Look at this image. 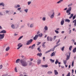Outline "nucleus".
<instances>
[{
	"label": "nucleus",
	"mask_w": 76,
	"mask_h": 76,
	"mask_svg": "<svg viewBox=\"0 0 76 76\" xmlns=\"http://www.w3.org/2000/svg\"><path fill=\"white\" fill-rule=\"evenodd\" d=\"M50 60L51 62L52 63H54V60H53L52 59H50Z\"/></svg>",
	"instance_id": "24"
},
{
	"label": "nucleus",
	"mask_w": 76,
	"mask_h": 76,
	"mask_svg": "<svg viewBox=\"0 0 76 76\" xmlns=\"http://www.w3.org/2000/svg\"><path fill=\"white\" fill-rule=\"evenodd\" d=\"M72 65V67H73L74 65V61H73Z\"/></svg>",
	"instance_id": "42"
},
{
	"label": "nucleus",
	"mask_w": 76,
	"mask_h": 76,
	"mask_svg": "<svg viewBox=\"0 0 76 76\" xmlns=\"http://www.w3.org/2000/svg\"><path fill=\"white\" fill-rule=\"evenodd\" d=\"M70 11H69V10H67L66 13H69L68 14V15H70L71 14V13H70Z\"/></svg>",
	"instance_id": "12"
},
{
	"label": "nucleus",
	"mask_w": 76,
	"mask_h": 76,
	"mask_svg": "<svg viewBox=\"0 0 76 76\" xmlns=\"http://www.w3.org/2000/svg\"><path fill=\"white\" fill-rule=\"evenodd\" d=\"M10 50V47L8 46L7 48L5 49L6 51H8L9 50Z\"/></svg>",
	"instance_id": "9"
},
{
	"label": "nucleus",
	"mask_w": 76,
	"mask_h": 76,
	"mask_svg": "<svg viewBox=\"0 0 76 76\" xmlns=\"http://www.w3.org/2000/svg\"><path fill=\"white\" fill-rule=\"evenodd\" d=\"M19 60H20V59H17L16 61V63H18L19 61Z\"/></svg>",
	"instance_id": "26"
},
{
	"label": "nucleus",
	"mask_w": 76,
	"mask_h": 76,
	"mask_svg": "<svg viewBox=\"0 0 76 76\" xmlns=\"http://www.w3.org/2000/svg\"><path fill=\"white\" fill-rule=\"evenodd\" d=\"M60 39H59L58 41L57 42L56 44H58L59 42H60Z\"/></svg>",
	"instance_id": "53"
},
{
	"label": "nucleus",
	"mask_w": 76,
	"mask_h": 76,
	"mask_svg": "<svg viewBox=\"0 0 76 76\" xmlns=\"http://www.w3.org/2000/svg\"><path fill=\"white\" fill-rule=\"evenodd\" d=\"M53 51V50L52 49H51L50 50H48L46 52H45V54H47V53H49V52H50V51Z\"/></svg>",
	"instance_id": "16"
},
{
	"label": "nucleus",
	"mask_w": 76,
	"mask_h": 76,
	"mask_svg": "<svg viewBox=\"0 0 76 76\" xmlns=\"http://www.w3.org/2000/svg\"><path fill=\"white\" fill-rule=\"evenodd\" d=\"M27 42L26 43V45H29L31 44V43L28 41H27Z\"/></svg>",
	"instance_id": "25"
},
{
	"label": "nucleus",
	"mask_w": 76,
	"mask_h": 76,
	"mask_svg": "<svg viewBox=\"0 0 76 76\" xmlns=\"http://www.w3.org/2000/svg\"><path fill=\"white\" fill-rule=\"evenodd\" d=\"M44 29L45 31H47V30H48V27H47V26H45L44 28Z\"/></svg>",
	"instance_id": "23"
},
{
	"label": "nucleus",
	"mask_w": 76,
	"mask_h": 76,
	"mask_svg": "<svg viewBox=\"0 0 76 76\" xmlns=\"http://www.w3.org/2000/svg\"><path fill=\"white\" fill-rule=\"evenodd\" d=\"M41 42H38V44H37V45H39V44H41Z\"/></svg>",
	"instance_id": "56"
},
{
	"label": "nucleus",
	"mask_w": 76,
	"mask_h": 76,
	"mask_svg": "<svg viewBox=\"0 0 76 76\" xmlns=\"http://www.w3.org/2000/svg\"><path fill=\"white\" fill-rule=\"evenodd\" d=\"M64 46L62 47L61 50L62 51H64Z\"/></svg>",
	"instance_id": "55"
},
{
	"label": "nucleus",
	"mask_w": 76,
	"mask_h": 76,
	"mask_svg": "<svg viewBox=\"0 0 76 76\" xmlns=\"http://www.w3.org/2000/svg\"><path fill=\"white\" fill-rule=\"evenodd\" d=\"M38 35H36L34 37L33 39L34 40H37V39H38Z\"/></svg>",
	"instance_id": "4"
},
{
	"label": "nucleus",
	"mask_w": 76,
	"mask_h": 76,
	"mask_svg": "<svg viewBox=\"0 0 76 76\" xmlns=\"http://www.w3.org/2000/svg\"><path fill=\"white\" fill-rule=\"evenodd\" d=\"M23 45H20V46L18 47L17 48V50H19L20 48L22 47Z\"/></svg>",
	"instance_id": "32"
},
{
	"label": "nucleus",
	"mask_w": 76,
	"mask_h": 76,
	"mask_svg": "<svg viewBox=\"0 0 76 76\" xmlns=\"http://www.w3.org/2000/svg\"><path fill=\"white\" fill-rule=\"evenodd\" d=\"M64 20H62V21H61V25H63V24H64Z\"/></svg>",
	"instance_id": "20"
},
{
	"label": "nucleus",
	"mask_w": 76,
	"mask_h": 76,
	"mask_svg": "<svg viewBox=\"0 0 76 76\" xmlns=\"http://www.w3.org/2000/svg\"><path fill=\"white\" fill-rule=\"evenodd\" d=\"M31 4V1H29L28 2V5H29Z\"/></svg>",
	"instance_id": "43"
},
{
	"label": "nucleus",
	"mask_w": 76,
	"mask_h": 76,
	"mask_svg": "<svg viewBox=\"0 0 76 76\" xmlns=\"http://www.w3.org/2000/svg\"><path fill=\"white\" fill-rule=\"evenodd\" d=\"M4 34H0V41H1L2 39H3L4 38Z\"/></svg>",
	"instance_id": "2"
},
{
	"label": "nucleus",
	"mask_w": 76,
	"mask_h": 76,
	"mask_svg": "<svg viewBox=\"0 0 76 76\" xmlns=\"http://www.w3.org/2000/svg\"><path fill=\"white\" fill-rule=\"evenodd\" d=\"M2 68H3V66L2 65H0V70H1Z\"/></svg>",
	"instance_id": "47"
},
{
	"label": "nucleus",
	"mask_w": 76,
	"mask_h": 76,
	"mask_svg": "<svg viewBox=\"0 0 76 76\" xmlns=\"http://www.w3.org/2000/svg\"><path fill=\"white\" fill-rule=\"evenodd\" d=\"M41 60H37V64H39L40 63H41Z\"/></svg>",
	"instance_id": "14"
},
{
	"label": "nucleus",
	"mask_w": 76,
	"mask_h": 76,
	"mask_svg": "<svg viewBox=\"0 0 76 76\" xmlns=\"http://www.w3.org/2000/svg\"><path fill=\"white\" fill-rule=\"evenodd\" d=\"M60 3H61V2L60 1H58V2H57V3L58 4Z\"/></svg>",
	"instance_id": "60"
},
{
	"label": "nucleus",
	"mask_w": 76,
	"mask_h": 76,
	"mask_svg": "<svg viewBox=\"0 0 76 76\" xmlns=\"http://www.w3.org/2000/svg\"><path fill=\"white\" fill-rule=\"evenodd\" d=\"M48 66L47 65H41V67H45V68H47V67H48Z\"/></svg>",
	"instance_id": "6"
},
{
	"label": "nucleus",
	"mask_w": 76,
	"mask_h": 76,
	"mask_svg": "<svg viewBox=\"0 0 76 76\" xmlns=\"http://www.w3.org/2000/svg\"><path fill=\"white\" fill-rule=\"evenodd\" d=\"M15 72H18V70H17V68H16V67L15 68Z\"/></svg>",
	"instance_id": "46"
},
{
	"label": "nucleus",
	"mask_w": 76,
	"mask_h": 76,
	"mask_svg": "<svg viewBox=\"0 0 76 76\" xmlns=\"http://www.w3.org/2000/svg\"><path fill=\"white\" fill-rule=\"evenodd\" d=\"M32 64V62H30L29 64H28V66H31Z\"/></svg>",
	"instance_id": "54"
},
{
	"label": "nucleus",
	"mask_w": 76,
	"mask_h": 76,
	"mask_svg": "<svg viewBox=\"0 0 76 76\" xmlns=\"http://www.w3.org/2000/svg\"><path fill=\"white\" fill-rule=\"evenodd\" d=\"M20 7V5H17V6L15 7L17 8V7Z\"/></svg>",
	"instance_id": "57"
},
{
	"label": "nucleus",
	"mask_w": 76,
	"mask_h": 76,
	"mask_svg": "<svg viewBox=\"0 0 76 76\" xmlns=\"http://www.w3.org/2000/svg\"><path fill=\"white\" fill-rule=\"evenodd\" d=\"M28 9H26L24 10V12H25L26 13H27L28 12Z\"/></svg>",
	"instance_id": "38"
},
{
	"label": "nucleus",
	"mask_w": 76,
	"mask_h": 76,
	"mask_svg": "<svg viewBox=\"0 0 76 76\" xmlns=\"http://www.w3.org/2000/svg\"><path fill=\"white\" fill-rule=\"evenodd\" d=\"M54 72L55 75H57L58 74V73L57 71L56 70H55Z\"/></svg>",
	"instance_id": "8"
},
{
	"label": "nucleus",
	"mask_w": 76,
	"mask_h": 76,
	"mask_svg": "<svg viewBox=\"0 0 76 76\" xmlns=\"http://www.w3.org/2000/svg\"><path fill=\"white\" fill-rule=\"evenodd\" d=\"M68 10H69V11H70V12H71V10H72V7H70L68 9Z\"/></svg>",
	"instance_id": "33"
},
{
	"label": "nucleus",
	"mask_w": 76,
	"mask_h": 76,
	"mask_svg": "<svg viewBox=\"0 0 76 76\" xmlns=\"http://www.w3.org/2000/svg\"><path fill=\"white\" fill-rule=\"evenodd\" d=\"M5 12L6 13H7L9 12V11H7V10H6L5 11Z\"/></svg>",
	"instance_id": "61"
},
{
	"label": "nucleus",
	"mask_w": 76,
	"mask_h": 76,
	"mask_svg": "<svg viewBox=\"0 0 76 76\" xmlns=\"http://www.w3.org/2000/svg\"><path fill=\"white\" fill-rule=\"evenodd\" d=\"M55 32L57 34H58L59 33V32L57 30H55Z\"/></svg>",
	"instance_id": "40"
},
{
	"label": "nucleus",
	"mask_w": 76,
	"mask_h": 76,
	"mask_svg": "<svg viewBox=\"0 0 76 76\" xmlns=\"http://www.w3.org/2000/svg\"><path fill=\"white\" fill-rule=\"evenodd\" d=\"M52 73V72L51 71H49L48 72V74H49V75H50V74H51Z\"/></svg>",
	"instance_id": "37"
},
{
	"label": "nucleus",
	"mask_w": 76,
	"mask_h": 76,
	"mask_svg": "<svg viewBox=\"0 0 76 76\" xmlns=\"http://www.w3.org/2000/svg\"><path fill=\"white\" fill-rule=\"evenodd\" d=\"M64 63V64L66 65V63H67V61L66 60H64L63 61Z\"/></svg>",
	"instance_id": "31"
},
{
	"label": "nucleus",
	"mask_w": 76,
	"mask_h": 76,
	"mask_svg": "<svg viewBox=\"0 0 76 76\" xmlns=\"http://www.w3.org/2000/svg\"><path fill=\"white\" fill-rule=\"evenodd\" d=\"M0 6H2L4 7V3L2 2L0 3Z\"/></svg>",
	"instance_id": "22"
},
{
	"label": "nucleus",
	"mask_w": 76,
	"mask_h": 76,
	"mask_svg": "<svg viewBox=\"0 0 76 76\" xmlns=\"http://www.w3.org/2000/svg\"><path fill=\"white\" fill-rule=\"evenodd\" d=\"M73 16V14H71L70 15V16L69 17V19H71V18H72Z\"/></svg>",
	"instance_id": "29"
},
{
	"label": "nucleus",
	"mask_w": 76,
	"mask_h": 76,
	"mask_svg": "<svg viewBox=\"0 0 76 76\" xmlns=\"http://www.w3.org/2000/svg\"><path fill=\"white\" fill-rule=\"evenodd\" d=\"M71 30H69V34H71Z\"/></svg>",
	"instance_id": "62"
},
{
	"label": "nucleus",
	"mask_w": 76,
	"mask_h": 76,
	"mask_svg": "<svg viewBox=\"0 0 76 76\" xmlns=\"http://www.w3.org/2000/svg\"><path fill=\"white\" fill-rule=\"evenodd\" d=\"M73 23H75L74 25H75L74 26H76V20H74L73 22Z\"/></svg>",
	"instance_id": "10"
},
{
	"label": "nucleus",
	"mask_w": 76,
	"mask_h": 76,
	"mask_svg": "<svg viewBox=\"0 0 76 76\" xmlns=\"http://www.w3.org/2000/svg\"><path fill=\"white\" fill-rule=\"evenodd\" d=\"M72 5H73V4H69L68 5V7H70L71 6H72Z\"/></svg>",
	"instance_id": "44"
},
{
	"label": "nucleus",
	"mask_w": 76,
	"mask_h": 76,
	"mask_svg": "<svg viewBox=\"0 0 76 76\" xmlns=\"http://www.w3.org/2000/svg\"><path fill=\"white\" fill-rule=\"evenodd\" d=\"M37 56H39V57H41V56H42V54L41 53H39L37 54Z\"/></svg>",
	"instance_id": "11"
},
{
	"label": "nucleus",
	"mask_w": 76,
	"mask_h": 76,
	"mask_svg": "<svg viewBox=\"0 0 76 76\" xmlns=\"http://www.w3.org/2000/svg\"><path fill=\"white\" fill-rule=\"evenodd\" d=\"M56 37H57V36H54V37H53V39H54V40H56Z\"/></svg>",
	"instance_id": "49"
},
{
	"label": "nucleus",
	"mask_w": 76,
	"mask_h": 76,
	"mask_svg": "<svg viewBox=\"0 0 76 76\" xmlns=\"http://www.w3.org/2000/svg\"><path fill=\"white\" fill-rule=\"evenodd\" d=\"M22 38H23V36L20 37L18 38V40H20V39H22Z\"/></svg>",
	"instance_id": "39"
},
{
	"label": "nucleus",
	"mask_w": 76,
	"mask_h": 76,
	"mask_svg": "<svg viewBox=\"0 0 76 76\" xmlns=\"http://www.w3.org/2000/svg\"><path fill=\"white\" fill-rule=\"evenodd\" d=\"M42 20L43 21H45V18L43 17L42 19Z\"/></svg>",
	"instance_id": "48"
},
{
	"label": "nucleus",
	"mask_w": 76,
	"mask_h": 76,
	"mask_svg": "<svg viewBox=\"0 0 76 76\" xmlns=\"http://www.w3.org/2000/svg\"><path fill=\"white\" fill-rule=\"evenodd\" d=\"M72 52L74 53H75V52H76V47L74 48V49L72 50Z\"/></svg>",
	"instance_id": "17"
},
{
	"label": "nucleus",
	"mask_w": 76,
	"mask_h": 76,
	"mask_svg": "<svg viewBox=\"0 0 76 76\" xmlns=\"http://www.w3.org/2000/svg\"><path fill=\"white\" fill-rule=\"evenodd\" d=\"M65 22H68V23H69V22H70V20L68 19H66L65 20Z\"/></svg>",
	"instance_id": "30"
},
{
	"label": "nucleus",
	"mask_w": 76,
	"mask_h": 76,
	"mask_svg": "<svg viewBox=\"0 0 76 76\" xmlns=\"http://www.w3.org/2000/svg\"><path fill=\"white\" fill-rule=\"evenodd\" d=\"M72 46H71L69 48V51H71L72 50Z\"/></svg>",
	"instance_id": "27"
},
{
	"label": "nucleus",
	"mask_w": 76,
	"mask_h": 76,
	"mask_svg": "<svg viewBox=\"0 0 76 76\" xmlns=\"http://www.w3.org/2000/svg\"><path fill=\"white\" fill-rule=\"evenodd\" d=\"M21 43H19L18 44V47H20V45H21Z\"/></svg>",
	"instance_id": "50"
},
{
	"label": "nucleus",
	"mask_w": 76,
	"mask_h": 76,
	"mask_svg": "<svg viewBox=\"0 0 76 76\" xmlns=\"http://www.w3.org/2000/svg\"><path fill=\"white\" fill-rule=\"evenodd\" d=\"M35 44H34L32 46V47L31 48V49H34V48L35 47Z\"/></svg>",
	"instance_id": "21"
},
{
	"label": "nucleus",
	"mask_w": 76,
	"mask_h": 76,
	"mask_svg": "<svg viewBox=\"0 0 76 76\" xmlns=\"http://www.w3.org/2000/svg\"><path fill=\"white\" fill-rule=\"evenodd\" d=\"M42 34L40 33L38 35V37H42Z\"/></svg>",
	"instance_id": "18"
},
{
	"label": "nucleus",
	"mask_w": 76,
	"mask_h": 76,
	"mask_svg": "<svg viewBox=\"0 0 76 76\" xmlns=\"http://www.w3.org/2000/svg\"><path fill=\"white\" fill-rule=\"evenodd\" d=\"M46 43V42H44L42 43V46L43 47V48H45V44Z\"/></svg>",
	"instance_id": "7"
},
{
	"label": "nucleus",
	"mask_w": 76,
	"mask_h": 76,
	"mask_svg": "<svg viewBox=\"0 0 76 76\" xmlns=\"http://www.w3.org/2000/svg\"><path fill=\"white\" fill-rule=\"evenodd\" d=\"M53 18H54V15H52L50 16V18H51V19H53Z\"/></svg>",
	"instance_id": "52"
},
{
	"label": "nucleus",
	"mask_w": 76,
	"mask_h": 76,
	"mask_svg": "<svg viewBox=\"0 0 76 76\" xmlns=\"http://www.w3.org/2000/svg\"><path fill=\"white\" fill-rule=\"evenodd\" d=\"M21 9V8H19L18 9V10H20Z\"/></svg>",
	"instance_id": "59"
},
{
	"label": "nucleus",
	"mask_w": 76,
	"mask_h": 76,
	"mask_svg": "<svg viewBox=\"0 0 76 76\" xmlns=\"http://www.w3.org/2000/svg\"><path fill=\"white\" fill-rule=\"evenodd\" d=\"M58 63V60H56V61L55 62V64H57V63Z\"/></svg>",
	"instance_id": "36"
},
{
	"label": "nucleus",
	"mask_w": 76,
	"mask_h": 76,
	"mask_svg": "<svg viewBox=\"0 0 76 76\" xmlns=\"http://www.w3.org/2000/svg\"><path fill=\"white\" fill-rule=\"evenodd\" d=\"M40 32L39 31H38L37 33V35H38V34H39Z\"/></svg>",
	"instance_id": "63"
},
{
	"label": "nucleus",
	"mask_w": 76,
	"mask_h": 76,
	"mask_svg": "<svg viewBox=\"0 0 76 76\" xmlns=\"http://www.w3.org/2000/svg\"><path fill=\"white\" fill-rule=\"evenodd\" d=\"M1 33H4V34H5L6 33V31L5 30H3L0 32V34H1Z\"/></svg>",
	"instance_id": "13"
},
{
	"label": "nucleus",
	"mask_w": 76,
	"mask_h": 76,
	"mask_svg": "<svg viewBox=\"0 0 76 76\" xmlns=\"http://www.w3.org/2000/svg\"><path fill=\"white\" fill-rule=\"evenodd\" d=\"M22 66L23 67L27 66H28V63L26 62V61H24L23 59H21L20 61Z\"/></svg>",
	"instance_id": "1"
},
{
	"label": "nucleus",
	"mask_w": 76,
	"mask_h": 76,
	"mask_svg": "<svg viewBox=\"0 0 76 76\" xmlns=\"http://www.w3.org/2000/svg\"><path fill=\"white\" fill-rule=\"evenodd\" d=\"M67 9V8H65L64 9V10H66Z\"/></svg>",
	"instance_id": "64"
},
{
	"label": "nucleus",
	"mask_w": 76,
	"mask_h": 76,
	"mask_svg": "<svg viewBox=\"0 0 76 76\" xmlns=\"http://www.w3.org/2000/svg\"><path fill=\"white\" fill-rule=\"evenodd\" d=\"M32 41H33V40L32 39H31L30 40H28L29 42L31 43V42H32Z\"/></svg>",
	"instance_id": "45"
},
{
	"label": "nucleus",
	"mask_w": 76,
	"mask_h": 76,
	"mask_svg": "<svg viewBox=\"0 0 76 76\" xmlns=\"http://www.w3.org/2000/svg\"><path fill=\"white\" fill-rule=\"evenodd\" d=\"M55 55V52H53L52 53V54L50 55L51 57H53V56H54Z\"/></svg>",
	"instance_id": "15"
},
{
	"label": "nucleus",
	"mask_w": 76,
	"mask_h": 76,
	"mask_svg": "<svg viewBox=\"0 0 76 76\" xmlns=\"http://www.w3.org/2000/svg\"><path fill=\"white\" fill-rule=\"evenodd\" d=\"M47 39L48 41H53V38L51 37H50L49 36H48L47 37Z\"/></svg>",
	"instance_id": "3"
},
{
	"label": "nucleus",
	"mask_w": 76,
	"mask_h": 76,
	"mask_svg": "<svg viewBox=\"0 0 76 76\" xmlns=\"http://www.w3.org/2000/svg\"><path fill=\"white\" fill-rule=\"evenodd\" d=\"M76 15H75L72 17L73 20H74V19H75V18H76Z\"/></svg>",
	"instance_id": "35"
},
{
	"label": "nucleus",
	"mask_w": 76,
	"mask_h": 76,
	"mask_svg": "<svg viewBox=\"0 0 76 76\" xmlns=\"http://www.w3.org/2000/svg\"><path fill=\"white\" fill-rule=\"evenodd\" d=\"M37 50L39 51V52H40L41 51V49H40V48H37Z\"/></svg>",
	"instance_id": "51"
},
{
	"label": "nucleus",
	"mask_w": 76,
	"mask_h": 76,
	"mask_svg": "<svg viewBox=\"0 0 76 76\" xmlns=\"http://www.w3.org/2000/svg\"><path fill=\"white\" fill-rule=\"evenodd\" d=\"M66 76H70V72H68Z\"/></svg>",
	"instance_id": "34"
},
{
	"label": "nucleus",
	"mask_w": 76,
	"mask_h": 76,
	"mask_svg": "<svg viewBox=\"0 0 76 76\" xmlns=\"http://www.w3.org/2000/svg\"><path fill=\"white\" fill-rule=\"evenodd\" d=\"M70 54H71V53L70 52L69 53V56L68 55L67 56L66 58V60H68L70 58Z\"/></svg>",
	"instance_id": "5"
},
{
	"label": "nucleus",
	"mask_w": 76,
	"mask_h": 76,
	"mask_svg": "<svg viewBox=\"0 0 76 76\" xmlns=\"http://www.w3.org/2000/svg\"><path fill=\"white\" fill-rule=\"evenodd\" d=\"M58 45H55V46L54 47V48H53V49L52 50V51H54V49H55V48H56V47H57Z\"/></svg>",
	"instance_id": "19"
},
{
	"label": "nucleus",
	"mask_w": 76,
	"mask_h": 76,
	"mask_svg": "<svg viewBox=\"0 0 76 76\" xmlns=\"http://www.w3.org/2000/svg\"><path fill=\"white\" fill-rule=\"evenodd\" d=\"M11 27L12 29H15V26L14 25H12Z\"/></svg>",
	"instance_id": "28"
},
{
	"label": "nucleus",
	"mask_w": 76,
	"mask_h": 76,
	"mask_svg": "<svg viewBox=\"0 0 76 76\" xmlns=\"http://www.w3.org/2000/svg\"><path fill=\"white\" fill-rule=\"evenodd\" d=\"M60 15H61V13L60 12H59L58 13V15H57V16H60Z\"/></svg>",
	"instance_id": "58"
},
{
	"label": "nucleus",
	"mask_w": 76,
	"mask_h": 76,
	"mask_svg": "<svg viewBox=\"0 0 76 76\" xmlns=\"http://www.w3.org/2000/svg\"><path fill=\"white\" fill-rule=\"evenodd\" d=\"M33 26H34V24H31L30 25V28H32Z\"/></svg>",
	"instance_id": "41"
}]
</instances>
